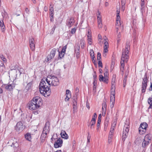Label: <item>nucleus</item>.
<instances>
[{
	"label": "nucleus",
	"mask_w": 152,
	"mask_h": 152,
	"mask_svg": "<svg viewBox=\"0 0 152 152\" xmlns=\"http://www.w3.org/2000/svg\"><path fill=\"white\" fill-rule=\"evenodd\" d=\"M64 55V54H63V53L61 52H59V56L60 58L61 59L63 57Z\"/></svg>",
	"instance_id": "40"
},
{
	"label": "nucleus",
	"mask_w": 152,
	"mask_h": 152,
	"mask_svg": "<svg viewBox=\"0 0 152 152\" xmlns=\"http://www.w3.org/2000/svg\"><path fill=\"white\" fill-rule=\"evenodd\" d=\"M114 91H115V90H113V91L111 90V96H115V94Z\"/></svg>",
	"instance_id": "47"
},
{
	"label": "nucleus",
	"mask_w": 152,
	"mask_h": 152,
	"mask_svg": "<svg viewBox=\"0 0 152 152\" xmlns=\"http://www.w3.org/2000/svg\"><path fill=\"white\" fill-rule=\"evenodd\" d=\"M79 50H78L77 51V53H76V56L78 58L79 57Z\"/></svg>",
	"instance_id": "63"
},
{
	"label": "nucleus",
	"mask_w": 152,
	"mask_h": 152,
	"mask_svg": "<svg viewBox=\"0 0 152 152\" xmlns=\"http://www.w3.org/2000/svg\"><path fill=\"white\" fill-rule=\"evenodd\" d=\"M116 120L115 119L114 120V121H113V123H112L111 127H112V128L115 129V127L116 126Z\"/></svg>",
	"instance_id": "34"
},
{
	"label": "nucleus",
	"mask_w": 152,
	"mask_h": 152,
	"mask_svg": "<svg viewBox=\"0 0 152 152\" xmlns=\"http://www.w3.org/2000/svg\"><path fill=\"white\" fill-rule=\"evenodd\" d=\"M147 77H145L143 79L142 85V93H145L147 86Z\"/></svg>",
	"instance_id": "8"
},
{
	"label": "nucleus",
	"mask_w": 152,
	"mask_h": 152,
	"mask_svg": "<svg viewBox=\"0 0 152 152\" xmlns=\"http://www.w3.org/2000/svg\"><path fill=\"white\" fill-rule=\"evenodd\" d=\"M2 18L0 19V27L1 28V30L2 32H4L5 30V26L4 25L3 19L4 16L2 14Z\"/></svg>",
	"instance_id": "15"
},
{
	"label": "nucleus",
	"mask_w": 152,
	"mask_h": 152,
	"mask_svg": "<svg viewBox=\"0 0 152 152\" xmlns=\"http://www.w3.org/2000/svg\"><path fill=\"white\" fill-rule=\"evenodd\" d=\"M70 93V91L68 90H67L66 91V95H67L68 96V95Z\"/></svg>",
	"instance_id": "51"
},
{
	"label": "nucleus",
	"mask_w": 152,
	"mask_h": 152,
	"mask_svg": "<svg viewBox=\"0 0 152 152\" xmlns=\"http://www.w3.org/2000/svg\"><path fill=\"white\" fill-rule=\"evenodd\" d=\"M96 86H93V92H96Z\"/></svg>",
	"instance_id": "56"
},
{
	"label": "nucleus",
	"mask_w": 152,
	"mask_h": 152,
	"mask_svg": "<svg viewBox=\"0 0 152 152\" xmlns=\"http://www.w3.org/2000/svg\"><path fill=\"white\" fill-rule=\"evenodd\" d=\"M150 140V139L148 138V135H146L145 136L142 144L143 148H145L148 145Z\"/></svg>",
	"instance_id": "9"
},
{
	"label": "nucleus",
	"mask_w": 152,
	"mask_h": 152,
	"mask_svg": "<svg viewBox=\"0 0 152 152\" xmlns=\"http://www.w3.org/2000/svg\"><path fill=\"white\" fill-rule=\"evenodd\" d=\"M60 134L62 137L63 138L67 139L68 138V134L64 130H62L61 131Z\"/></svg>",
	"instance_id": "19"
},
{
	"label": "nucleus",
	"mask_w": 152,
	"mask_h": 152,
	"mask_svg": "<svg viewBox=\"0 0 152 152\" xmlns=\"http://www.w3.org/2000/svg\"><path fill=\"white\" fill-rule=\"evenodd\" d=\"M148 103L150 104L148 109L152 108V98H149L148 99Z\"/></svg>",
	"instance_id": "23"
},
{
	"label": "nucleus",
	"mask_w": 152,
	"mask_h": 152,
	"mask_svg": "<svg viewBox=\"0 0 152 152\" xmlns=\"http://www.w3.org/2000/svg\"><path fill=\"white\" fill-rule=\"evenodd\" d=\"M98 40H101L102 39V37L101 35L100 34H98Z\"/></svg>",
	"instance_id": "53"
},
{
	"label": "nucleus",
	"mask_w": 152,
	"mask_h": 152,
	"mask_svg": "<svg viewBox=\"0 0 152 152\" xmlns=\"http://www.w3.org/2000/svg\"><path fill=\"white\" fill-rule=\"evenodd\" d=\"M114 65V63L113 62H112L111 63V66H110L111 69L113 68Z\"/></svg>",
	"instance_id": "54"
},
{
	"label": "nucleus",
	"mask_w": 152,
	"mask_h": 152,
	"mask_svg": "<svg viewBox=\"0 0 152 152\" xmlns=\"http://www.w3.org/2000/svg\"><path fill=\"white\" fill-rule=\"evenodd\" d=\"M77 95L74 96L73 100V103L77 104Z\"/></svg>",
	"instance_id": "33"
},
{
	"label": "nucleus",
	"mask_w": 152,
	"mask_h": 152,
	"mask_svg": "<svg viewBox=\"0 0 152 152\" xmlns=\"http://www.w3.org/2000/svg\"><path fill=\"white\" fill-rule=\"evenodd\" d=\"M73 113H74L76 111V110L77 109V107H73Z\"/></svg>",
	"instance_id": "48"
},
{
	"label": "nucleus",
	"mask_w": 152,
	"mask_h": 152,
	"mask_svg": "<svg viewBox=\"0 0 152 152\" xmlns=\"http://www.w3.org/2000/svg\"><path fill=\"white\" fill-rule=\"evenodd\" d=\"M130 42H127L126 43L125 49L123 50L122 53V56L121 61V70L122 72V75H123V73L124 70V62H127L128 61L129 52V50L130 49Z\"/></svg>",
	"instance_id": "2"
},
{
	"label": "nucleus",
	"mask_w": 152,
	"mask_h": 152,
	"mask_svg": "<svg viewBox=\"0 0 152 152\" xmlns=\"http://www.w3.org/2000/svg\"><path fill=\"white\" fill-rule=\"evenodd\" d=\"M121 10L122 11H124V10L125 9V5H121Z\"/></svg>",
	"instance_id": "60"
},
{
	"label": "nucleus",
	"mask_w": 152,
	"mask_h": 152,
	"mask_svg": "<svg viewBox=\"0 0 152 152\" xmlns=\"http://www.w3.org/2000/svg\"><path fill=\"white\" fill-rule=\"evenodd\" d=\"M50 123L47 122L45 126L41 135V138L44 140L47 137V134H48L50 131Z\"/></svg>",
	"instance_id": "4"
},
{
	"label": "nucleus",
	"mask_w": 152,
	"mask_h": 152,
	"mask_svg": "<svg viewBox=\"0 0 152 152\" xmlns=\"http://www.w3.org/2000/svg\"><path fill=\"white\" fill-rule=\"evenodd\" d=\"M95 123L96 121H91L89 124H91L93 125H94L95 124Z\"/></svg>",
	"instance_id": "59"
},
{
	"label": "nucleus",
	"mask_w": 152,
	"mask_h": 152,
	"mask_svg": "<svg viewBox=\"0 0 152 152\" xmlns=\"http://www.w3.org/2000/svg\"><path fill=\"white\" fill-rule=\"evenodd\" d=\"M42 104L41 99L39 96H36L33 98L27 105L30 110H32L38 109Z\"/></svg>",
	"instance_id": "3"
},
{
	"label": "nucleus",
	"mask_w": 152,
	"mask_h": 152,
	"mask_svg": "<svg viewBox=\"0 0 152 152\" xmlns=\"http://www.w3.org/2000/svg\"><path fill=\"white\" fill-rule=\"evenodd\" d=\"M15 129L17 131H22L23 128V125L21 122H19L17 124L15 127Z\"/></svg>",
	"instance_id": "10"
},
{
	"label": "nucleus",
	"mask_w": 152,
	"mask_h": 152,
	"mask_svg": "<svg viewBox=\"0 0 152 152\" xmlns=\"http://www.w3.org/2000/svg\"><path fill=\"white\" fill-rule=\"evenodd\" d=\"M145 4L146 1L145 0H141L140 4V10L142 13H143V11H144Z\"/></svg>",
	"instance_id": "16"
},
{
	"label": "nucleus",
	"mask_w": 152,
	"mask_h": 152,
	"mask_svg": "<svg viewBox=\"0 0 152 152\" xmlns=\"http://www.w3.org/2000/svg\"><path fill=\"white\" fill-rule=\"evenodd\" d=\"M97 117V115L96 113H94V115L93 116L92 118L96 119Z\"/></svg>",
	"instance_id": "62"
},
{
	"label": "nucleus",
	"mask_w": 152,
	"mask_h": 152,
	"mask_svg": "<svg viewBox=\"0 0 152 152\" xmlns=\"http://www.w3.org/2000/svg\"><path fill=\"white\" fill-rule=\"evenodd\" d=\"M101 117L102 116L101 114H100L99 115L98 117V119L97 124V130L99 129L100 126V124L101 122Z\"/></svg>",
	"instance_id": "21"
},
{
	"label": "nucleus",
	"mask_w": 152,
	"mask_h": 152,
	"mask_svg": "<svg viewBox=\"0 0 152 152\" xmlns=\"http://www.w3.org/2000/svg\"><path fill=\"white\" fill-rule=\"evenodd\" d=\"M129 125L125 124L124 126L122 136V140L123 141H125L128 136L129 130Z\"/></svg>",
	"instance_id": "6"
},
{
	"label": "nucleus",
	"mask_w": 152,
	"mask_h": 152,
	"mask_svg": "<svg viewBox=\"0 0 152 152\" xmlns=\"http://www.w3.org/2000/svg\"><path fill=\"white\" fill-rule=\"evenodd\" d=\"M56 48H53L52 49L50 52L49 55H48V61L49 60L53 58L55 55L56 53Z\"/></svg>",
	"instance_id": "12"
},
{
	"label": "nucleus",
	"mask_w": 152,
	"mask_h": 152,
	"mask_svg": "<svg viewBox=\"0 0 152 152\" xmlns=\"http://www.w3.org/2000/svg\"><path fill=\"white\" fill-rule=\"evenodd\" d=\"M120 7H119L118 8H117V11L116 12H117V15H119V13L120 12Z\"/></svg>",
	"instance_id": "50"
},
{
	"label": "nucleus",
	"mask_w": 152,
	"mask_h": 152,
	"mask_svg": "<svg viewBox=\"0 0 152 152\" xmlns=\"http://www.w3.org/2000/svg\"><path fill=\"white\" fill-rule=\"evenodd\" d=\"M54 11H50V15L51 16L53 17V16L54 14H53Z\"/></svg>",
	"instance_id": "55"
},
{
	"label": "nucleus",
	"mask_w": 152,
	"mask_h": 152,
	"mask_svg": "<svg viewBox=\"0 0 152 152\" xmlns=\"http://www.w3.org/2000/svg\"><path fill=\"white\" fill-rule=\"evenodd\" d=\"M110 101L111 103H115V96H111L110 97Z\"/></svg>",
	"instance_id": "28"
},
{
	"label": "nucleus",
	"mask_w": 152,
	"mask_h": 152,
	"mask_svg": "<svg viewBox=\"0 0 152 152\" xmlns=\"http://www.w3.org/2000/svg\"><path fill=\"white\" fill-rule=\"evenodd\" d=\"M69 96H68L67 95H66V97L65 98V101H68L69 100Z\"/></svg>",
	"instance_id": "52"
},
{
	"label": "nucleus",
	"mask_w": 152,
	"mask_h": 152,
	"mask_svg": "<svg viewBox=\"0 0 152 152\" xmlns=\"http://www.w3.org/2000/svg\"><path fill=\"white\" fill-rule=\"evenodd\" d=\"M109 44L107 41H105L104 43V52H107L108 51L107 49L108 48Z\"/></svg>",
	"instance_id": "22"
},
{
	"label": "nucleus",
	"mask_w": 152,
	"mask_h": 152,
	"mask_svg": "<svg viewBox=\"0 0 152 152\" xmlns=\"http://www.w3.org/2000/svg\"><path fill=\"white\" fill-rule=\"evenodd\" d=\"M114 129L112 128V127H111L110 129V132L109 133L110 134H113V132L114 130Z\"/></svg>",
	"instance_id": "43"
},
{
	"label": "nucleus",
	"mask_w": 152,
	"mask_h": 152,
	"mask_svg": "<svg viewBox=\"0 0 152 152\" xmlns=\"http://www.w3.org/2000/svg\"><path fill=\"white\" fill-rule=\"evenodd\" d=\"M87 36L88 38H91V32L89 29H88V31Z\"/></svg>",
	"instance_id": "35"
},
{
	"label": "nucleus",
	"mask_w": 152,
	"mask_h": 152,
	"mask_svg": "<svg viewBox=\"0 0 152 152\" xmlns=\"http://www.w3.org/2000/svg\"><path fill=\"white\" fill-rule=\"evenodd\" d=\"M66 45H65L62 48V50H61V52L64 53L65 52L66 50Z\"/></svg>",
	"instance_id": "39"
},
{
	"label": "nucleus",
	"mask_w": 152,
	"mask_h": 152,
	"mask_svg": "<svg viewBox=\"0 0 152 152\" xmlns=\"http://www.w3.org/2000/svg\"><path fill=\"white\" fill-rule=\"evenodd\" d=\"M90 54L91 58L92 59V61H93L94 59V58H95V56H94V51L93 49L90 50Z\"/></svg>",
	"instance_id": "26"
},
{
	"label": "nucleus",
	"mask_w": 152,
	"mask_h": 152,
	"mask_svg": "<svg viewBox=\"0 0 152 152\" xmlns=\"http://www.w3.org/2000/svg\"><path fill=\"white\" fill-rule=\"evenodd\" d=\"M102 26V23L98 24V27L99 28H101Z\"/></svg>",
	"instance_id": "64"
},
{
	"label": "nucleus",
	"mask_w": 152,
	"mask_h": 152,
	"mask_svg": "<svg viewBox=\"0 0 152 152\" xmlns=\"http://www.w3.org/2000/svg\"><path fill=\"white\" fill-rule=\"evenodd\" d=\"M107 70V69H106V68L105 67V69L104 72V76L106 77V79H107V77H108V71Z\"/></svg>",
	"instance_id": "29"
},
{
	"label": "nucleus",
	"mask_w": 152,
	"mask_h": 152,
	"mask_svg": "<svg viewBox=\"0 0 152 152\" xmlns=\"http://www.w3.org/2000/svg\"><path fill=\"white\" fill-rule=\"evenodd\" d=\"M62 140L61 139H59L55 142L54 145V147L56 148L61 147L62 145Z\"/></svg>",
	"instance_id": "11"
},
{
	"label": "nucleus",
	"mask_w": 152,
	"mask_h": 152,
	"mask_svg": "<svg viewBox=\"0 0 152 152\" xmlns=\"http://www.w3.org/2000/svg\"><path fill=\"white\" fill-rule=\"evenodd\" d=\"M119 21H116V28L117 29L116 32H118V28H119L120 26L121 25H121H119Z\"/></svg>",
	"instance_id": "31"
},
{
	"label": "nucleus",
	"mask_w": 152,
	"mask_h": 152,
	"mask_svg": "<svg viewBox=\"0 0 152 152\" xmlns=\"http://www.w3.org/2000/svg\"><path fill=\"white\" fill-rule=\"evenodd\" d=\"M98 65L99 66V67H101V68L102 67V61H100L99 60L98 62Z\"/></svg>",
	"instance_id": "45"
},
{
	"label": "nucleus",
	"mask_w": 152,
	"mask_h": 152,
	"mask_svg": "<svg viewBox=\"0 0 152 152\" xmlns=\"http://www.w3.org/2000/svg\"><path fill=\"white\" fill-rule=\"evenodd\" d=\"M113 134H109V137H108V142L109 143H110L111 142V139L113 137Z\"/></svg>",
	"instance_id": "30"
},
{
	"label": "nucleus",
	"mask_w": 152,
	"mask_h": 152,
	"mask_svg": "<svg viewBox=\"0 0 152 152\" xmlns=\"http://www.w3.org/2000/svg\"><path fill=\"white\" fill-rule=\"evenodd\" d=\"M15 87V85L14 84H9L6 85L5 88L7 91H11Z\"/></svg>",
	"instance_id": "17"
},
{
	"label": "nucleus",
	"mask_w": 152,
	"mask_h": 152,
	"mask_svg": "<svg viewBox=\"0 0 152 152\" xmlns=\"http://www.w3.org/2000/svg\"><path fill=\"white\" fill-rule=\"evenodd\" d=\"M148 124L146 123H142L140 124V127L139 128L140 134H142L145 132L146 128L148 127Z\"/></svg>",
	"instance_id": "7"
},
{
	"label": "nucleus",
	"mask_w": 152,
	"mask_h": 152,
	"mask_svg": "<svg viewBox=\"0 0 152 152\" xmlns=\"http://www.w3.org/2000/svg\"><path fill=\"white\" fill-rule=\"evenodd\" d=\"M115 86L111 85V90H115Z\"/></svg>",
	"instance_id": "58"
},
{
	"label": "nucleus",
	"mask_w": 152,
	"mask_h": 152,
	"mask_svg": "<svg viewBox=\"0 0 152 152\" xmlns=\"http://www.w3.org/2000/svg\"><path fill=\"white\" fill-rule=\"evenodd\" d=\"M11 146H13L14 149V150L15 151H17L18 149L17 148L18 147L19 145L17 141L15 142H13L12 145H11Z\"/></svg>",
	"instance_id": "20"
},
{
	"label": "nucleus",
	"mask_w": 152,
	"mask_h": 152,
	"mask_svg": "<svg viewBox=\"0 0 152 152\" xmlns=\"http://www.w3.org/2000/svg\"><path fill=\"white\" fill-rule=\"evenodd\" d=\"M108 122H107L106 123H105L104 126V129L107 128L108 125Z\"/></svg>",
	"instance_id": "61"
},
{
	"label": "nucleus",
	"mask_w": 152,
	"mask_h": 152,
	"mask_svg": "<svg viewBox=\"0 0 152 152\" xmlns=\"http://www.w3.org/2000/svg\"><path fill=\"white\" fill-rule=\"evenodd\" d=\"M90 126V128L91 129H92L94 128V125H93L91 124H89L88 125V126Z\"/></svg>",
	"instance_id": "57"
},
{
	"label": "nucleus",
	"mask_w": 152,
	"mask_h": 152,
	"mask_svg": "<svg viewBox=\"0 0 152 152\" xmlns=\"http://www.w3.org/2000/svg\"><path fill=\"white\" fill-rule=\"evenodd\" d=\"M76 31V29L75 28H72L71 30V33L72 34H74V33H75Z\"/></svg>",
	"instance_id": "42"
},
{
	"label": "nucleus",
	"mask_w": 152,
	"mask_h": 152,
	"mask_svg": "<svg viewBox=\"0 0 152 152\" xmlns=\"http://www.w3.org/2000/svg\"><path fill=\"white\" fill-rule=\"evenodd\" d=\"M25 138L27 140L30 141L31 139V134L29 133H27L25 135Z\"/></svg>",
	"instance_id": "24"
},
{
	"label": "nucleus",
	"mask_w": 152,
	"mask_h": 152,
	"mask_svg": "<svg viewBox=\"0 0 152 152\" xmlns=\"http://www.w3.org/2000/svg\"><path fill=\"white\" fill-rule=\"evenodd\" d=\"M85 41L83 40H81V43H80L81 46V48H83L84 47V45H85Z\"/></svg>",
	"instance_id": "32"
},
{
	"label": "nucleus",
	"mask_w": 152,
	"mask_h": 152,
	"mask_svg": "<svg viewBox=\"0 0 152 152\" xmlns=\"http://www.w3.org/2000/svg\"><path fill=\"white\" fill-rule=\"evenodd\" d=\"M101 59V54L99 53H97V59L98 60H100Z\"/></svg>",
	"instance_id": "37"
},
{
	"label": "nucleus",
	"mask_w": 152,
	"mask_h": 152,
	"mask_svg": "<svg viewBox=\"0 0 152 152\" xmlns=\"http://www.w3.org/2000/svg\"><path fill=\"white\" fill-rule=\"evenodd\" d=\"M34 42V38H32L30 39L29 41L30 46L32 50H34L35 49V45Z\"/></svg>",
	"instance_id": "14"
},
{
	"label": "nucleus",
	"mask_w": 152,
	"mask_h": 152,
	"mask_svg": "<svg viewBox=\"0 0 152 152\" xmlns=\"http://www.w3.org/2000/svg\"><path fill=\"white\" fill-rule=\"evenodd\" d=\"M0 57L3 61L6 62L7 61L6 59L4 57L3 55H1Z\"/></svg>",
	"instance_id": "38"
},
{
	"label": "nucleus",
	"mask_w": 152,
	"mask_h": 152,
	"mask_svg": "<svg viewBox=\"0 0 152 152\" xmlns=\"http://www.w3.org/2000/svg\"><path fill=\"white\" fill-rule=\"evenodd\" d=\"M88 43L90 45H91L92 44V39L91 38H88Z\"/></svg>",
	"instance_id": "36"
},
{
	"label": "nucleus",
	"mask_w": 152,
	"mask_h": 152,
	"mask_svg": "<svg viewBox=\"0 0 152 152\" xmlns=\"http://www.w3.org/2000/svg\"><path fill=\"white\" fill-rule=\"evenodd\" d=\"M115 79L114 78L113 79L112 78L111 83V85L115 86Z\"/></svg>",
	"instance_id": "44"
},
{
	"label": "nucleus",
	"mask_w": 152,
	"mask_h": 152,
	"mask_svg": "<svg viewBox=\"0 0 152 152\" xmlns=\"http://www.w3.org/2000/svg\"><path fill=\"white\" fill-rule=\"evenodd\" d=\"M127 76L126 75H125L124 80L123 81V87H125L126 84V80H127Z\"/></svg>",
	"instance_id": "27"
},
{
	"label": "nucleus",
	"mask_w": 152,
	"mask_h": 152,
	"mask_svg": "<svg viewBox=\"0 0 152 152\" xmlns=\"http://www.w3.org/2000/svg\"><path fill=\"white\" fill-rule=\"evenodd\" d=\"M75 23V20L74 18L72 17L70 18L69 20H67V26L70 28Z\"/></svg>",
	"instance_id": "13"
},
{
	"label": "nucleus",
	"mask_w": 152,
	"mask_h": 152,
	"mask_svg": "<svg viewBox=\"0 0 152 152\" xmlns=\"http://www.w3.org/2000/svg\"><path fill=\"white\" fill-rule=\"evenodd\" d=\"M48 79L50 82L51 86H56L59 84V80L56 76L49 75L48 76Z\"/></svg>",
	"instance_id": "5"
},
{
	"label": "nucleus",
	"mask_w": 152,
	"mask_h": 152,
	"mask_svg": "<svg viewBox=\"0 0 152 152\" xmlns=\"http://www.w3.org/2000/svg\"><path fill=\"white\" fill-rule=\"evenodd\" d=\"M50 82L48 79V76L46 78L42 79L39 84V89L41 94L46 97L49 96L51 92L50 88Z\"/></svg>",
	"instance_id": "1"
},
{
	"label": "nucleus",
	"mask_w": 152,
	"mask_h": 152,
	"mask_svg": "<svg viewBox=\"0 0 152 152\" xmlns=\"http://www.w3.org/2000/svg\"><path fill=\"white\" fill-rule=\"evenodd\" d=\"M126 3L125 0H121V5H125Z\"/></svg>",
	"instance_id": "46"
},
{
	"label": "nucleus",
	"mask_w": 152,
	"mask_h": 152,
	"mask_svg": "<svg viewBox=\"0 0 152 152\" xmlns=\"http://www.w3.org/2000/svg\"><path fill=\"white\" fill-rule=\"evenodd\" d=\"M116 21H119V25H121V22L120 21V16H119V15H117Z\"/></svg>",
	"instance_id": "41"
},
{
	"label": "nucleus",
	"mask_w": 152,
	"mask_h": 152,
	"mask_svg": "<svg viewBox=\"0 0 152 152\" xmlns=\"http://www.w3.org/2000/svg\"><path fill=\"white\" fill-rule=\"evenodd\" d=\"M91 136H89V134L88 133V135L87 137V142H90Z\"/></svg>",
	"instance_id": "49"
},
{
	"label": "nucleus",
	"mask_w": 152,
	"mask_h": 152,
	"mask_svg": "<svg viewBox=\"0 0 152 152\" xmlns=\"http://www.w3.org/2000/svg\"><path fill=\"white\" fill-rule=\"evenodd\" d=\"M98 15L97 16V22L98 23H102V20L101 19V16L100 15V13L98 12Z\"/></svg>",
	"instance_id": "25"
},
{
	"label": "nucleus",
	"mask_w": 152,
	"mask_h": 152,
	"mask_svg": "<svg viewBox=\"0 0 152 152\" xmlns=\"http://www.w3.org/2000/svg\"><path fill=\"white\" fill-rule=\"evenodd\" d=\"M108 77H107V79H106V77H103L102 75H99V79L100 81H103L104 82L107 83L108 82Z\"/></svg>",
	"instance_id": "18"
}]
</instances>
